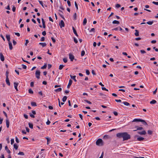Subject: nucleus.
<instances>
[{
	"instance_id": "5",
	"label": "nucleus",
	"mask_w": 158,
	"mask_h": 158,
	"mask_svg": "<svg viewBox=\"0 0 158 158\" xmlns=\"http://www.w3.org/2000/svg\"><path fill=\"white\" fill-rule=\"evenodd\" d=\"M137 133L140 135H145L146 134V132L145 130H143L141 131H138Z\"/></svg>"
},
{
	"instance_id": "10",
	"label": "nucleus",
	"mask_w": 158,
	"mask_h": 158,
	"mask_svg": "<svg viewBox=\"0 0 158 158\" xmlns=\"http://www.w3.org/2000/svg\"><path fill=\"white\" fill-rule=\"evenodd\" d=\"M0 57L1 60L2 61H4L5 60L4 57L2 53L1 52L0 53Z\"/></svg>"
},
{
	"instance_id": "12",
	"label": "nucleus",
	"mask_w": 158,
	"mask_h": 158,
	"mask_svg": "<svg viewBox=\"0 0 158 158\" xmlns=\"http://www.w3.org/2000/svg\"><path fill=\"white\" fill-rule=\"evenodd\" d=\"M14 87L15 89H16L17 91H18V89L17 88V86L19 85V83H16V82H14Z\"/></svg>"
},
{
	"instance_id": "46",
	"label": "nucleus",
	"mask_w": 158,
	"mask_h": 158,
	"mask_svg": "<svg viewBox=\"0 0 158 158\" xmlns=\"http://www.w3.org/2000/svg\"><path fill=\"white\" fill-rule=\"evenodd\" d=\"M102 90H105L107 91H108V90L106 88L104 87H102Z\"/></svg>"
},
{
	"instance_id": "31",
	"label": "nucleus",
	"mask_w": 158,
	"mask_h": 158,
	"mask_svg": "<svg viewBox=\"0 0 158 158\" xmlns=\"http://www.w3.org/2000/svg\"><path fill=\"white\" fill-rule=\"evenodd\" d=\"M67 97L66 96H64L62 98V101L63 102L65 101L67 99Z\"/></svg>"
},
{
	"instance_id": "26",
	"label": "nucleus",
	"mask_w": 158,
	"mask_h": 158,
	"mask_svg": "<svg viewBox=\"0 0 158 158\" xmlns=\"http://www.w3.org/2000/svg\"><path fill=\"white\" fill-rule=\"evenodd\" d=\"M39 44L41 45L42 47H44L46 46V44L45 43H39Z\"/></svg>"
},
{
	"instance_id": "13",
	"label": "nucleus",
	"mask_w": 158,
	"mask_h": 158,
	"mask_svg": "<svg viewBox=\"0 0 158 158\" xmlns=\"http://www.w3.org/2000/svg\"><path fill=\"white\" fill-rule=\"evenodd\" d=\"M72 28L74 33L75 35L76 36H78V35L77 32L76 31L73 27H72Z\"/></svg>"
},
{
	"instance_id": "32",
	"label": "nucleus",
	"mask_w": 158,
	"mask_h": 158,
	"mask_svg": "<svg viewBox=\"0 0 158 158\" xmlns=\"http://www.w3.org/2000/svg\"><path fill=\"white\" fill-rule=\"evenodd\" d=\"M14 148L15 149V150H17L18 148V146L16 143H15L14 144Z\"/></svg>"
},
{
	"instance_id": "45",
	"label": "nucleus",
	"mask_w": 158,
	"mask_h": 158,
	"mask_svg": "<svg viewBox=\"0 0 158 158\" xmlns=\"http://www.w3.org/2000/svg\"><path fill=\"white\" fill-rule=\"evenodd\" d=\"M73 39H74V42L76 44L78 42V41H77V40L76 39V38L75 37H74Z\"/></svg>"
},
{
	"instance_id": "52",
	"label": "nucleus",
	"mask_w": 158,
	"mask_h": 158,
	"mask_svg": "<svg viewBox=\"0 0 158 158\" xmlns=\"http://www.w3.org/2000/svg\"><path fill=\"white\" fill-rule=\"evenodd\" d=\"M14 142V139H11V144H12Z\"/></svg>"
},
{
	"instance_id": "39",
	"label": "nucleus",
	"mask_w": 158,
	"mask_h": 158,
	"mask_svg": "<svg viewBox=\"0 0 158 158\" xmlns=\"http://www.w3.org/2000/svg\"><path fill=\"white\" fill-rule=\"evenodd\" d=\"M148 133L149 135H152V131L150 130H149L148 131Z\"/></svg>"
},
{
	"instance_id": "63",
	"label": "nucleus",
	"mask_w": 158,
	"mask_h": 158,
	"mask_svg": "<svg viewBox=\"0 0 158 158\" xmlns=\"http://www.w3.org/2000/svg\"><path fill=\"white\" fill-rule=\"evenodd\" d=\"M152 44H155L156 43V40H152L151 42Z\"/></svg>"
},
{
	"instance_id": "22",
	"label": "nucleus",
	"mask_w": 158,
	"mask_h": 158,
	"mask_svg": "<svg viewBox=\"0 0 158 158\" xmlns=\"http://www.w3.org/2000/svg\"><path fill=\"white\" fill-rule=\"evenodd\" d=\"M6 38L8 40V41L9 42L10 40V35H6Z\"/></svg>"
},
{
	"instance_id": "27",
	"label": "nucleus",
	"mask_w": 158,
	"mask_h": 158,
	"mask_svg": "<svg viewBox=\"0 0 158 158\" xmlns=\"http://www.w3.org/2000/svg\"><path fill=\"white\" fill-rule=\"evenodd\" d=\"M62 90V89L61 88H59L55 90V91L56 92H60Z\"/></svg>"
},
{
	"instance_id": "15",
	"label": "nucleus",
	"mask_w": 158,
	"mask_h": 158,
	"mask_svg": "<svg viewBox=\"0 0 158 158\" xmlns=\"http://www.w3.org/2000/svg\"><path fill=\"white\" fill-rule=\"evenodd\" d=\"M70 77H71V79H73V80H74V81H75V82H76L77 81V80H76L75 78L76 77V76H72V75H70Z\"/></svg>"
},
{
	"instance_id": "11",
	"label": "nucleus",
	"mask_w": 158,
	"mask_h": 158,
	"mask_svg": "<svg viewBox=\"0 0 158 158\" xmlns=\"http://www.w3.org/2000/svg\"><path fill=\"white\" fill-rule=\"evenodd\" d=\"M135 128H136L137 129L136 130H134L133 131H135L137 130H142L143 129V127H139L138 126L135 127Z\"/></svg>"
},
{
	"instance_id": "17",
	"label": "nucleus",
	"mask_w": 158,
	"mask_h": 158,
	"mask_svg": "<svg viewBox=\"0 0 158 158\" xmlns=\"http://www.w3.org/2000/svg\"><path fill=\"white\" fill-rule=\"evenodd\" d=\"M41 19H42V24H43V27L44 28H45V27H46L45 24V22L43 18H42Z\"/></svg>"
},
{
	"instance_id": "14",
	"label": "nucleus",
	"mask_w": 158,
	"mask_h": 158,
	"mask_svg": "<svg viewBox=\"0 0 158 158\" xmlns=\"http://www.w3.org/2000/svg\"><path fill=\"white\" fill-rule=\"evenodd\" d=\"M6 127H7V128H8L9 127L10 122H9L8 119L7 118L6 119Z\"/></svg>"
},
{
	"instance_id": "54",
	"label": "nucleus",
	"mask_w": 158,
	"mask_h": 158,
	"mask_svg": "<svg viewBox=\"0 0 158 158\" xmlns=\"http://www.w3.org/2000/svg\"><path fill=\"white\" fill-rule=\"evenodd\" d=\"M29 41L28 40H26V42H25V46H27V44L29 43Z\"/></svg>"
},
{
	"instance_id": "33",
	"label": "nucleus",
	"mask_w": 158,
	"mask_h": 158,
	"mask_svg": "<svg viewBox=\"0 0 158 158\" xmlns=\"http://www.w3.org/2000/svg\"><path fill=\"white\" fill-rule=\"evenodd\" d=\"M28 125L29 126L30 128L31 129H32L33 128V125L32 124L29 123Z\"/></svg>"
},
{
	"instance_id": "21",
	"label": "nucleus",
	"mask_w": 158,
	"mask_h": 158,
	"mask_svg": "<svg viewBox=\"0 0 158 158\" xmlns=\"http://www.w3.org/2000/svg\"><path fill=\"white\" fill-rule=\"evenodd\" d=\"M5 149L8 153L10 154V151L8 149V147L7 146H6L5 147Z\"/></svg>"
},
{
	"instance_id": "53",
	"label": "nucleus",
	"mask_w": 158,
	"mask_h": 158,
	"mask_svg": "<svg viewBox=\"0 0 158 158\" xmlns=\"http://www.w3.org/2000/svg\"><path fill=\"white\" fill-rule=\"evenodd\" d=\"M9 73L8 71H6V78H8V74H9Z\"/></svg>"
},
{
	"instance_id": "64",
	"label": "nucleus",
	"mask_w": 158,
	"mask_h": 158,
	"mask_svg": "<svg viewBox=\"0 0 158 158\" xmlns=\"http://www.w3.org/2000/svg\"><path fill=\"white\" fill-rule=\"evenodd\" d=\"M133 158H144L143 157H138L137 156H133Z\"/></svg>"
},
{
	"instance_id": "38",
	"label": "nucleus",
	"mask_w": 158,
	"mask_h": 158,
	"mask_svg": "<svg viewBox=\"0 0 158 158\" xmlns=\"http://www.w3.org/2000/svg\"><path fill=\"white\" fill-rule=\"evenodd\" d=\"M47 65L46 64H45L43 66L41 67V69H46L47 67Z\"/></svg>"
},
{
	"instance_id": "43",
	"label": "nucleus",
	"mask_w": 158,
	"mask_h": 158,
	"mask_svg": "<svg viewBox=\"0 0 158 158\" xmlns=\"http://www.w3.org/2000/svg\"><path fill=\"white\" fill-rule=\"evenodd\" d=\"M64 66L63 65H60L59 67V69L60 70H61L62 69Z\"/></svg>"
},
{
	"instance_id": "55",
	"label": "nucleus",
	"mask_w": 158,
	"mask_h": 158,
	"mask_svg": "<svg viewBox=\"0 0 158 158\" xmlns=\"http://www.w3.org/2000/svg\"><path fill=\"white\" fill-rule=\"evenodd\" d=\"M152 3L155 5H158V2H156L155 1H153L152 2Z\"/></svg>"
},
{
	"instance_id": "58",
	"label": "nucleus",
	"mask_w": 158,
	"mask_h": 158,
	"mask_svg": "<svg viewBox=\"0 0 158 158\" xmlns=\"http://www.w3.org/2000/svg\"><path fill=\"white\" fill-rule=\"evenodd\" d=\"M118 29H119V27L114 28L112 29V30H113H113L117 31V30H118Z\"/></svg>"
},
{
	"instance_id": "18",
	"label": "nucleus",
	"mask_w": 158,
	"mask_h": 158,
	"mask_svg": "<svg viewBox=\"0 0 158 158\" xmlns=\"http://www.w3.org/2000/svg\"><path fill=\"white\" fill-rule=\"evenodd\" d=\"M141 120V119L135 118L132 121V122H140Z\"/></svg>"
},
{
	"instance_id": "28",
	"label": "nucleus",
	"mask_w": 158,
	"mask_h": 158,
	"mask_svg": "<svg viewBox=\"0 0 158 158\" xmlns=\"http://www.w3.org/2000/svg\"><path fill=\"white\" fill-rule=\"evenodd\" d=\"M86 23H87V19L86 18H85L83 20V25H86Z\"/></svg>"
},
{
	"instance_id": "56",
	"label": "nucleus",
	"mask_w": 158,
	"mask_h": 158,
	"mask_svg": "<svg viewBox=\"0 0 158 158\" xmlns=\"http://www.w3.org/2000/svg\"><path fill=\"white\" fill-rule=\"evenodd\" d=\"M63 61L64 63H66L67 61V58H64L63 59Z\"/></svg>"
},
{
	"instance_id": "40",
	"label": "nucleus",
	"mask_w": 158,
	"mask_h": 158,
	"mask_svg": "<svg viewBox=\"0 0 158 158\" xmlns=\"http://www.w3.org/2000/svg\"><path fill=\"white\" fill-rule=\"evenodd\" d=\"M73 19L74 20L76 19H77V14H76V13H74V14L73 15Z\"/></svg>"
},
{
	"instance_id": "61",
	"label": "nucleus",
	"mask_w": 158,
	"mask_h": 158,
	"mask_svg": "<svg viewBox=\"0 0 158 158\" xmlns=\"http://www.w3.org/2000/svg\"><path fill=\"white\" fill-rule=\"evenodd\" d=\"M42 34L44 35L45 36L46 35V32L45 31H43L42 32Z\"/></svg>"
},
{
	"instance_id": "47",
	"label": "nucleus",
	"mask_w": 158,
	"mask_h": 158,
	"mask_svg": "<svg viewBox=\"0 0 158 158\" xmlns=\"http://www.w3.org/2000/svg\"><path fill=\"white\" fill-rule=\"evenodd\" d=\"M22 67H23V69H26L27 68V66L26 65L23 64H22Z\"/></svg>"
},
{
	"instance_id": "29",
	"label": "nucleus",
	"mask_w": 158,
	"mask_h": 158,
	"mask_svg": "<svg viewBox=\"0 0 158 158\" xmlns=\"http://www.w3.org/2000/svg\"><path fill=\"white\" fill-rule=\"evenodd\" d=\"M122 103L124 105L127 106H129L130 105V104L128 102H123Z\"/></svg>"
},
{
	"instance_id": "48",
	"label": "nucleus",
	"mask_w": 158,
	"mask_h": 158,
	"mask_svg": "<svg viewBox=\"0 0 158 158\" xmlns=\"http://www.w3.org/2000/svg\"><path fill=\"white\" fill-rule=\"evenodd\" d=\"M75 7H76L77 9L78 10V5H77L76 2H75Z\"/></svg>"
},
{
	"instance_id": "19",
	"label": "nucleus",
	"mask_w": 158,
	"mask_h": 158,
	"mask_svg": "<svg viewBox=\"0 0 158 158\" xmlns=\"http://www.w3.org/2000/svg\"><path fill=\"white\" fill-rule=\"evenodd\" d=\"M135 35L136 36H138L139 35V31L137 30H135Z\"/></svg>"
},
{
	"instance_id": "3",
	"label": "nucleus",
	"mask_w": 158,
	"mask_h": 158,
	"mask_svg": "<svg viewBox=\"0 0 158 158\" xmlns=\"http://www.w3.org/2000/svg\"><path fill=\"white\" fill-rule=\"evenodd\" d=\"M70 60L71 61L76 62L77 61V60L76 59L74 58V56L71 54H70Z\"/></svg>"
},
{
	"instance_id": "44",
	"label": "nucleus",
	"mask_w": 158,
	"mask_h": 158,
	"mask_svg": "<svg viewBox=\"0 0 158 158\" xmlns=\"http://www.w3.org/2000/svg\"><path fill=\"white\" fill-rule=\"evenodd\" d=\"M39 3L43 7H44V5H43V4L42 1H39Z\"/></svg>"
},
{
	"instance_id": "59",
	"label": "nucleus",
	"mask_w": 158,
	"mask_h": 158,
	"mask_svg": "<svg viewBox=\"0 0 158 158\" xmlns=\"http://www.w3.org/2000/svg\"><path fill=\"white\" fill-rule=\"evenodd\" d=\"M15 139H16V142L17 143H19V141L18 138L17 137H15Z\"/></svg>"
},
{
	"instance_id": "57",
	"label": "nucleus",
	"mask_w": 158,
	"mask_h": 158,
	"mask_svg": "<svg viewBox=\"0 0 158 158\" xmlns=\"http://www.w3.org/2000/svg\"><path fill=\"white\" fill-rule=\"evenodd\" d=\"M51 39L53 43H55L56 42V40L53 37H51Z\"/></svg>"
},
{
	"instance_id": "36",
	"label": "nucleus",
	"mask_w": 158,
	"mask_h": 158,
	"mask_svg": "<svg viewBox=\"0 0 158 158\" xmlns=\"http://www.w3.org/2000/svg\"><path fill=\"white\" fill-rule=\"evenodd\" d=\"M31 105L33 106H36V103L35 102H33L31 103Z\"/></svg>"
},
{
	"instance_id": "42",
	"label": "nucleus",
	"mask_w": 158,
	"mask_h": 158,
	"mask_svg": "<svg viewBox=\"0 0 158 158\" xmlns=\"http://www.w3.org/2000/svg\"><path fill=\"white\" fill-rule=\"evenodd\" d=\"M59 12H60V13H59V15H60V16H61V17L63 18V19H64L63 17L62 16H63V15H62V13H63L62 11H61V10H59Z\"/></svg>"
},
{
	"instance_id": "49",
	"label": "nucleus",
	"mask_w": 158,
	"mask_h": 158,
	"mask_svg": "<svg viewBox=\"0 0 158 158\" xmlns=\"http://www.w3.org/2000/svg\"><path fill=\"white\" fill-rule=\"evenodd\" d=\"M115 6L116 8H118L121 6V5L119 4H117Z\"/></svg>"
},
{
	"instance_id": "30",
	"label": "nucleus",
	"mask_w": 158,
	"mask_h": 158,
	"mask_svg": "<svg viewBox=\"0 0 158 158\" xmlns=\"http://www.w3.org/2000/svg\"><path fill=\"white\" fill-rule=\"evenodd\" d=\"M156 102V101L155 100H153L151 101L150 103L152 104H154Z\"/></svg>"
},
{
	"instance_id": "23",
	"label": "nucleus",
	"mask_w": 158,
	"mask_h": 158,
	"mask_svg": "<svg viewBox=\"0 0 158 158\" xmlns=\"http://www.w3.org/2000/svg\"><path fill=\"white\" fill-rule=\"evenodd\" d=\"M141 120L140 122H142L143 124L145 125H147V123L144 120L141 119Z\"/></svg>"
},
{
	"instance_id": "4",
	"label": "nucleus",
	"mask_w": 158,
	"mask_h": 158,
	"mask_svg": "<svg viewBox=\"0 0 158 158\" xmlns=\"http://www.w3.org/2000/svg\"><path fill=\"white\" fill-rule=\"evenodd\" d=\"M40 70H36L35 72V76L38 79L40 78Z\"/></svg>"
},
{
	"instance_id": "34",
	"label": "nucleus",
	"mask_w": 158,
	"mask_h": 158,
	"mask_svg": "<svg viewBox=\"0 0 158 158\" xmlns=\"http://www.w3.org/2000/svg\"><path fill=\"white\" fill-rule=\"evenodd\" d=\"M29 93L31 94H33V92L31 89H29L28 90Z\"/></svg>"
},
{
	"instance_id": "25",
	"label": "nucleus",
	"mask_w": 158,
	"mask_h": 158,
	"mask_svg": "<svg viewBox=\"0 0 158 158\" xmlns=\"http://www.w3.org/2000/svg\"><path fill=\"white\" fill-rule=\"evenodd\" d=\"M153 21H149L147 22V23L149 25H152L153 23Z\"/></svg>"
},
{
	"instance_id": "1",
	"label": "nucleus",
	"mask_w": 158,
	"mask_h": 158,
	"mask_svg": "<svg viewBox=\"0 0 158 158\" xmlns=\"http://www.w3.org/2000/svg\"><path fill=\"white\" fill-rule=\"evenodd\" d=\"M117 137L123 138V141L127 140L131 138V136L126 132L118 133L116 134Z\"/></svg>"
},
{
	"instance_id": "51",
	"label": "nucleus",
	"mask_w": 158,
	"mask_h": 158,
	"mask_svg": "<svg viewBox=\"0 0 158 158\" xmlns=\"http://www.w3.org/2000/svg\"><path fill=\"white\" fill-rule=\"evenodd\" d=\"M86 73L87 75H89L90 74L89 71L88 70H86Z\"/></svg>"
},
{
	"instance_id": "24",
	"label": "nucleus",
	"mask_w": 158,
	"mask_h": 158,
	"mask_svg": "<svg viewBox=\"0 0 158 158\" xmlns=\"http://www.w3.org/2000/svg\"><path fill=\"white\" fill-rule=\"evenodd\" d=\"M112 23L113 24H119L120 23L119 21H118L114 20L112 22Z\"/></svg>"
},
{
	"instance_id": "16",
	"label": "nucleus",
	"mask_w": 158,
	"mask_h": 158,
	"mask_svg": "<svg viewBox=\"0 0 158 158\" xmlns=\"http://www.w3.org/2000/svg\"><path fill=\"white\" fill-rule=\"evenodd\" d=\"M9 48H10V50H12V49H13V47H12V44L10 42H9Z\"/></svg>"
},
{
	"instance_id": "62",
	"label": "nucleus",
	"mask_w": 158,
	"mask_h": 158,
	"mask_svg": "<svg viewBox=\"0 0 158 158\" xmlns=\"http://www.w3.org/2000/svg\"><path fill=\"white\" fill-rule=\"evenodd\" d=\"M15 34L16 35H17L18 36H19L20 35V34L18 32H15Z\"/></svg>"
},
{
	"instance_id": "20",
	"label": "nucleus",
	"mask_w": 158,
	"mask_h": 158,
	"mask_svg": "<svg viewBox=\"0 0 158 158\" xmlns=\"http://www.w3.org/2000/svg\"><path fill=\"white\" fill-rule=\"evenodd\" d=\"M6 84L8 85H10V83L9 82V79L8 78H6Z\"/></svg>"
},
{
	"instance_id": "41",
	"label": "nucleus",
	"mask_w": 158,
	"mask_h": 158,
	"mask_svg": "<svg viewBox=\"0 0 158 158\" xmlns=\"http://www.w3.org/2000/svg\"><path fill=\"white\" fill-rule=\"evenodd\" d=\"M18 155H22V156H23L24 155V153L23 152H19L18 153Z\"/></svg>"
},
{
	"instance_id": "6",
	"label": "nucleus",
	"mask_w": 158,
	"mask_h": 158,
	"mask_svg": "<svg viewBox=\"0 0 158 158\" xmlns=\"http://www.w3.org/2000/svg\"><path fill=\"white\" fill-rule=\"evenodd\" d=\"M56 6L58 7L59 6L60 7V8L62 10H64V8H63L62 6H61L60 2V1L57 2V3L56 4Z\"/></svg>"
},
{
	"instance_id": "2",
	"label": "nucleus",
	"mask_w": 158,
	"mask_h": 158,
	"mask_svg": "<svg viewBox=\"0 0 158 158\" xmlns=\"http://www.w3.org/2000/svg\"><path fill=\"white\" fill-rule=\"evenodd\" d=\"M96 144L98 146H102L103 145V142L102 139H98L96 141Z\"/></svg>"
},
{
	"instance_id": "8",
	"label": "nucleus",
	"mask_w": 158,
	"mask_h": 158,
	"mask_svg": "<svg viewBox=\"0 0 158 158\" xmlns=\"http://www.w3.org/2000/svg\"><path fill=\"white\" fill-rule=\"evenodd\" d=\"M32 113L33 114L31 113H30L29 114L31 118H35V116L34 115V114H36V112L35 111V110H32Z\"/></svg>"
},
{
	"instance_id": "37",
	"label": "nucleus",
	"mask_w": 158,
	"mask_h": 158,
	"mask_svg": "<svg viewBox=\"0 0 158 158\" xmlns=\"http://www.w3.org/2000/svg\"><path fill=\"white\" fill-rule=\"evenodd\" d=\"M85 54V52L84 50H82L81 52V56H83Z\"/></svg>"
},
{
	"instance_id": "60",
	"label": "nucleus",
	"mask_w": 158,
	"mask_h": 158,
	"mask_svg": "<svg viewBox=\"0 0 158 158\" xmlns=\"http://www.w3.org/2000/svg\"><path fill=\"white\" fill-rule=\"evenodd\" d=\"M51 122L48 120V121L46 122V123L47 125H49Z\"/></svg>"
},
{
	"instance_id": "9",
	"label": "nucleus",
	"mask_w": 158,
	"mask_h": 158,
	"mask_svg": "<svg viewBox=\"0 0 158 158\" xmlns=\"http://www.w3.org/2000/svg\"><path fill=\"white\" fill-rule=\"evenodd\" d=\"M59 25L60 26V28L63 27L64 26V21L63 20H61L60 22L59 23Z\"/></svg>"
},
{
	"instance_id": "7",
	"label": "nucleus",
	"mask_w": 158,
	"mask_h": 158,
	"mask_svg": "<svg viewBox=\"0 0 158 158\" xmlns=\"http://www.w3.org/2000/svg\"><path fill=\"white\" fill-rule=\"evenodd\" d=\"M135 137H138L137 140L139 141H142L144 139V138L141 137H139L138 135H135Z\"/></svg>"
},
{
	"instance_id": "35",
	"label": "nucleus",
	"mask_w": 158,
	"mask_h": 158,
	"mask_svg": "<svg viewBox=\"0 0 158 158\" xmlns=\"http://www.w3.org/2000/svg\"><path fill=\"white\" fill-rule=\"evenodd\" d=\"M46 139H47V144H49V142H48L50 141V139L48 137H46Z\"/></svg>"
},
{
	"instance_id": "50",
	"label": "nucleus",
	"mask_w": 158,
	"mask_h": 158,
	"mask_svg": "<svg viewBox=\"0 0 158 158\" xmlns=\"http://www.w3.org/2000/svg\"><path fill=\"white\" fill-rule=\"evenodd\" d=\"M95 31V29L94 28H92L91 30L89 31V32H94Z\"/></svg>"
}]
</instances>
